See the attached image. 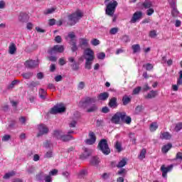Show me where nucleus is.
<instances>
[{
    "instance_id": "obj_25",
    "label": "nucleus",
    "mask_w": 182,
    "mask_h": 182,
    "mask_svg": "<svg viewBox=\"0 0 182 182\" xmlns=\"http://www.w3.org/2000/svg\"><path fill=\"white\" fill-rule=\"evenodd\" d=\"M62 131L55 130L53 132V137L57 139V140H62Z\"/></svg>"
},
{
    "instance_id": "obj_23",
    "label": "nucleus",
    "mask_w": 182,
    "mask_h": 182,
    "mask_svg": "<svg viewBox=\"0 0 182 182\" xmlns=\"http://www.w3.org/2000/svg\"><path fill=\"white\" fill-rule=\"evenodd\" d=\"M142 6L145 9H149L150 8H152L153 6V3L151 2V1L150 0H145L143 4H142Z\"/></svg>"
},
{
    "instance_id": "obj_64",
    "label": "nucleus",
    "mask_w": 182,
    "mask_h": 182,
    "mask_svg": "<svg viewBox=\"0 0 182 182\" xmlns=\"http://www.w3.org/2000/svg\"><path fill=\"white\" fill-rule=\"evenodd\" d=\"M77 124V122L75 120H73L69 124V126L70 127H76Z\"/></svg>"
},
{
    "instance_id": "obj_59",
    "label": "nucleus",
    "mask_w": 182,
    "mask_h": 182,
    "mask_svg": "<svg viewBox=\"0 0 182 182\" xmlns=\"http://www.w3.org/2000/svg\"><path fill=\"white\" fill-rule=\"evenodd\" d=\"M53 156V152L52 151H48L46 152V154H45V157L46 159H50V157H52Z\"/></svg>"
},
{
    "instance_id": "obj_55",
    "label": "nucleus",
    "mask_w": 182,
    "mask_h": 182,
    "mask_svg": "<svg viewBox=\"0 0 182 182\" xmlns=\"http://www.w3.org/2000/svg\"><path fill=\"white\" fill-rule=\"evenodd\" d=\"M54 41L56 42V43H62V37L60 36H55Z\"/></svg>"
},
{
    "instance_id": "obj_24",
    "label": "nucleus",
    "mask_w": 182,
    "mask_h": 182,
    "mask_svg": "<svg viewBox=\"0 0 182 182\" xmlns=\"http://www.w3.org/2000/svg\"><path fill=\"white\" fill-rule=\"evenodd\" d=\"M97 97H98V100H102V101L107 100V99H109V94L108 92H102V93H100Z\"/></svg>"
},
{
    "instance_id": "obj_43",
    "label": "nucleus",
    "mask_w": 182,
    "mask_h": 182,
    "mask_svg": "<svg viewBox=\"0 0 182 182\" xmlns=\"http://www.w3.org/2000/svg\"><path fill=\"white\" fill-rule=\"evenodd\" d=\"M91 44H92L93 46H97V45H100V41L97 38H93V39L91 41Z\"/></svg>"
},
{
    "instance_id": "obj_32",
    "label": "nucleus",
    "mask_w": 182,
    "mask_h": 182,
    "mask_svg": "<svg viewBox=\"0 0 182 182\" xmlns=\"http://www.w3.org/2000/svg\"><path fill=\"white\" fill-rule=\"evenodd\" d=\"M39 96L41 99H42L43 100H45V99H46V91H45V90L43 89H40Z\"/></svg>"
},
{
    "instance_id": "obj_11",
    "label": "nucleus",
    "mask_w": 182,
    "mask_h": 182,
    "mask_svg": "<svg viewBox=\"0 0 182 182\" xmlns=\"http://www.w3.org/2000/svg\"><path fill=\"white\" fill-rule=\"evenodd\" d=\"M173 164L168 166L166 167L164 165H162L161 167V171H162V176L166 178L167 177V173L173 170Z\"/></svg>"
},
{
    "instance_id": "obj_29",
    "label": "nucleus",
    "mask_w": 182,
    "mask_h": 182,
    "mask_svg": "<svg viewBox=\"0 0 182 182\" xmlns=\"http://www.w3.org/2000/svg\"><path fill=\"white\" fill-rule=\"evenodd\" d=\"M56 11V7H52L50 9H46V10L43 11V14L44 15H49L50 14H53Z\"/></svg>"
},
{
    "instance_id": "obj_4",
    "label": "nucleus",
    "mask_w": 182,
    "mask_h": 182,
    "mask_svg": "<svg viewBox=\"0 0 182 182\" xmlns=\"http://www.w3.org/2000/svg\"><path fill=\"white\" fill-rule=\"evenodd\" d=\"M98 149L105 154V156H109L110 154V148L107 144V139H101L98 144Z\"/></svg>"
},
{
    "instance_id": "obj_60",
    "label": "nucleus",
    "mask_w": 182,
    "mask_h": 182,
    "mask_svg": "<svg viewBox=\"0 0 182 182\" xmlns=\"http://www.w3.org/2000/svg\"><path fill=\"white\" fill-rule=\"evenodd\" d=\"M101 112L102 113H109L110 112V109L107 107H104L102 108Z\"/></svg>"
},
{
    "instance_id": "obj_27",
    "label": "nucleus",
    "mask_w": 182,
    "mask_h": 182,
    "mask_svg": "<svg viewBox=\"0 0 182 182\" xmlns=\"http://www.w3.org/2000/svg\"><path fill=\"white\" fill-rule=\"evenodd\" d=\"M100 163L99 158L94 156L90 159V164L92 166H97Z\"/></svg>"
},
{
    "instance_id": "obj_52",
    "label": "nucleus",
    "mask_w": 182,
    "mask_h": 182,
    "mask_svg": "<svg viewBox=\"0 0 182 182\" xmlns=\"http://www.w3.org/2000/svg\"><path fill=\"white\" fill-rule=\"evenodd\" d=\"M143 68H146V70H151L153 69V65L147 63L146 65H144Z\"/></svg>"
},
{
    "instance_id": "obj_53",
    "label": "nucleus",
    "mask_w": 182,
    "mask_h": 182,
    "mask_svg": "<svg viewBox=\"0 0 182 182\" xmlns=\"http://www.w3.org/2000/svg\"><path fill=\"white\" fill-rule=\"evenodd\" d=\"M175 160H179V161H182V152H178L176 154Z\"/></svg>"
},
{
    "instance_id": "obj_37",
    "label": "nucleus",
    "mask_w": 182,
    "mask_h": 182,
    "mask_svg": "<svg viewBox=\"0 0 182 182\" xmlns=\"http://www.w3.org/2000/svg\"><path fill=\"white\" fill-rule=\"evenodd\" d=\"M19 83V80H14L9 86L8 89H14L16 85Z\"/></svg>"
},
{
    "instance_id": "obj_19",
    "label": "nucleus",
    "mask_w": 182,
    "mask_h": 182,
    "mask_svg": "<svg viewBox=\"0 0 182 182\" xmlns=\"http://www.w3.org/2000/svg\"><path fill=\"white\" fill-rule=\"evenodd\" d=\"M8 52L10 55H15V53H16V45L11 43L9 46Z\"/></svg>"
},
{
    "instance_id": "obj_34",
    "label": "nucleus",
    "mask_w": 182,
    "mask_h": 182,
    "mask_svg": "<svg viewBox=\"0 0 182 182\" xmlns=\"http://www.w3.org/2000/svg\"><path fill=\"white\" fill-rule=\"evenodd\" d=\"M97 105H96L95 104H93L90 108H88L87 109V113H92L93 112H97Z\"/></svg>"
},
{
    "instance_id": "obj_62",
    "label": "nucleus",
    "mask_w": 182,
    "mask_h": 182,
    "mask_svg": "<svg viewBox=\"0 0 182 182\" xmlns=\"http://www.w3.org/2000/svg\"><path fill=\"white\" fill-rule=\"evenodd\" d=\"M45 182H52V176L50 175L46 176L44 178Z\"/></svg>"
},
{
    "instance_id": "obj_47",
    "label": "nucleus",
    "mask_w": 182,
    "mask_h": 182,
    "mask_svg": "<svg viewBox=\"0 0 182 182\" xmlns=\"http://www.w3.org/2000/svg\"><path fill=\"white\" fill-rule=\"evenodd\" d=\"M154 14V9L151 7L148 9V10L146 11V15H148V16H151V15Z\"/></svg>"
},
{
    "instance_id": "obj_51",
    "label": "nucleus",
    "mask_w": 182,
    "mask_h": 182,
    "mask_svg": "<svg viewBox=\"0 0 182 182\" xmlns=\"http://www.w3.org/2000/svg\"><path fill=\"white\" fill-rule=\"evenodd\" d=\"M171 14H172V16L176 18V16H178V14H180V12H178V10H177V9L175 8V9H173Z\"/></svg>"
},
{
    "instance_id": "obj_2",
    "label": "nucleus",
    "mask_w": 182,
    "mask_h": 182,
    "mask_svg": "<svg viewBox=\"0 0 182 182\" xmlns=\"http://www.w3.org/2000/svg\"><path fill=\"white\" fill-rule=\"evenodd\" d=\"M120 119L127 124H130V123H132V117L127 116L126 112H117L112 117L111 122L112 123H114V124H119V123H120Z\"/></svg>"
},
{
    "instance_id": "obj_46",
    "label": "nucleus",
    "mask_w": 182,
    "mask_h": 182,
    "mask_svg": "<svg viewBox=\"0 0 182 182\" xmlns=\"http://www.w3.org/2000/svg\"><path fill=\"white\" fill-rule=\"evenodd\" d=\"M97 59H100L101 60H103L105 58H106V54L105 53H100L97 54Z\"/></svg>"
},
{
    "instance_id": "obj_26",
    "label": "nucleus",
    "mask_w": 182,
    "mask_h": 182,
    "mask_svg": "<svg viewBox=\"0 0 182 182\" xmlns=\"http://www.w3.org/2000/svg\"><path fill=\"white\" fill-rule=\"evenodd\" d=\"M127 164V159L126 158L122 159L117 165V167L118 168H122V167H124Z\"/></svg>"
},
{
    "instance_id": "obj_54",
    "label": "nucleus",
    "mask_w": 182,
    "mask_h": 182,
    "mask_svg": "<svg viewBox=\"0 0 182 182\" xmlns=\"http://www.w3.org/2000/svg\"><path fill=\"white\" fill-rule=\"evenodd\" d=\"M149 36H150V38H156V36H157V32L154 30L151 31L149 32Z\"/></svg>"
},
{
    "instance_id": "obj_18",
    "label": "nucleus",
    "mask_w": 182,
    "mask_h": 182,
    "mask_svg": "<svg viewBox=\"0 0 182 182\" xmlns=\"http://www.w3.org/2000/svg\"><path fill=\"white\" fill-rule=\"evenodd\" d=\"M157 95H159L157 91L151 90L146 95H144V98L147 100L154 99V97H157Z\"/></svg>"
},
{
    "instance_id": "obj_12",
    "label": "nucleus",
    "mask_w": 182,
    "mask_h": 182,
    "mask_svg": "<svg viewBox=\"0 0 182 182\" xmlns=\"http://www.w3.org/2000/svg\"><path fill=\"white\" fill-rule=\"evenodd\" d=\"M141 16H143V13L141 11H136L130 21L131 23H136L139 19H141Z\"/></svg>"
},
{
    "instance_id": "obj_16",
    "label": "nucleus",
    "mask_w": 182,
    "mask_h": 182,
    "mask_svg": "<svg viewBox=\"0 0 182 182\" xmlns=\"http://www.w3.org/2000/svg\"><path fill=\"white\" fill-rule=\"evenodd\" d=\"M26 68H29L30 69H33V68H36L38 64H36V61L33 60H27L25 63Z\"/></svg>"
},
{
    "instance_id": "obj_7",
    "label": "nucleus",
    "mask_w": 182,
    "mask_h": 182,
    "mask_svg": "<svg viewBox=\"0 0 182 182\" xmlns=\"http://www.w3.org/2000/svg\"><path fill=\"white\" fill-rule=\"evenodd\" d=\"M65 52V47L60 45H55L53 48H50L48 51L49 55H56V53H63Z\"/></svg>"
},
{
    "instance_id": "obj_57",
    "label": "nucleus",
    "mask_w": 182,
    "mask_h": 182,
    "mask_svg": "<svg viewBox=\"0 0 182 182\" xmlns=\"http://www.w3.org/2000/svg\"><path fill=\"white\" fill-rule=\"evenodd\" d=\"M77 87L80 90L85 89V82L83 81L80 82Z\"/></svg>"
},
{
    "instance_id": "obj_30",
    "label": "nucleus",
    "mask_w": 182,
    "mask_h": 182,
    "mask_svg": "<svg viewBox=\"0 0 182 182\" xmlns=\"http://www.w3.org/2000/svg\"><path fill=\"white\" fill-rule=\"evenodd\" d=\"M171 147H173V145L171 144H168L166 145H164L162 147V153H168V150H170V149H171Z\"/></svg>"
},
{
    "instance_id": "obj_10",
    "label": "nucleus",
    "mask_w": 182,
    "mask_h": 182,
    "mask_svg": "<svg viewBox=\"0 0 182 182\" xmlns=\"http://www.w3.org/2000/svg\"><path fill=\"white\" fill-rule=\"evenodd\" d=\"M89 137L90 139H86L85 144H88L89 146H92V144H95L96 143V135L95 134V132H90L89 133Z\"/></svg>"
},
{
    "instance_id": "obj_28",
    "label": "nucleus",
    "mask_w": 182,
    "mask_h": 182,
    "mask_svg": "<svg viewBox=\"0 0 182 182\" xmlns=\"http://www.w3.org/2000/svg\"><path fill=\"white\" fill-rule=\"evenodd\" d=\"M132 102V98L129 97L127 95H124L122 98V103L124 106L129 105Z\"/></svg>"
},
{
    "instance_id": "obj_56",
    "label": "nucleus",
    "mask_w": 182,
    "mask_h": 182,
    "mask_svg": "<svg viewBox=\"0 0 182 182\" xmlns=\"http://www.w3.org/2000/svg\"><path fill=\"white\" fill-rule=\"evenodd\" d=\"M181 129H182V124L181 123L176 124V125L175 127L176 132H180V130H181Z\"/></svg>"
},
{
    "instance_id": "obj_9",
    "label": "nucleus",
    "mask_w": 182,
    "mask_h": 182,
    "mask_svg": "<svg viewBox=\"0 0 182 182\" xmlns=\"http://www.w3.org/2000/svg\"><path fill=\"white\" fill-rule=\"evenodd\" d=\"M38 133L37 134V137H41V136H43V134H48L49 133V128L46 127L44 124H41L38 125Z\"/></svg>"
},
{
    "instance_id": "obj_22",
    "label": "nucleus",
    "mask_w": 182,
    "mask_h": 182,
    "mask_svg": "<svg viewBox=\"0 0 182 182\" xmlns=\"http://www.w3.org/2000/svg\"><path fill=\"white\" fill-rule=\"evenodd\" d=\"M80 48H87L89 46V40L86 38H80Z\"/></svg>"
},
{
    "instance_id": "obj_41",
    "label": "nucleus",
    "mask_w": 182,
    "mask_h": 182,
    "mask_svg": "<svg viewBox=\"0 0 182 182\" xmlns=\"http://www.w3.org/2000/svg\"><path fill=\"white\" fill-rule=\"evenodd\" d=\"M117 174L119 176H122L123 177H124V176L127 174V171H126V169L124 168H121L120 171L117 172Z\"/></svg>"
},
{
    "instance_id": "obj_33",
    "label": "nucleus",
    "mask_w": 182,
    "mask_h": 182,
    "mask_svg": "<svg viewBox=\"0 0 182 182\" xmlns=\"http://www.w3.org/2000/svg\"><path fill=\"white\" fill-rule=\"evenodd\" d=\"M132 49L133 50V53H137V52H140V45L134 44L132 46Z\"/></svg>"
},
{
    "instance_id": "obj_44",
    "label": "nucleus",
    "mask_w": 182,
    "mask_h": 182,
    "mask_svg": "<svg viewBox=\"0 0 182 182\" xmlns=\"http://www.w3.org/2000/svg\"><path fill=\"white\" fill-rule=\"evenodd\" d=\"M28 85V87H36V86H39V82L38 81H32L31 82H30Z\"/></svg>"
},
{
    "instance_id": "obj_45",
    "label": "nucleus",
    "mask_w": 182,
    "mask_h": 182,
    "mask_svg": "<svg viewBox=\"0 0 182 182\" xmlns=\"http://www.w3.org/2000/svg\"><path fill=\"white\" fill-rule=\"evenodd\" d=\"M151 87L149 86L148 83H145L142 87L143 92H149V90H151Z\"/></svg>"
},
{
    "instance_id": "obj_20",
    "label": "nucleus",
    "mask_w": 182,
    "mask_h": 182,
    "mask_svg": "<svg viewBox=\"0 0 182 182\" xmlns=\"http://www.w3.org/2000/svg\"><path fill=\"white\" fill-rule=\"evenodd\" d=\"M159 139H161V140H170V139H171V135L167 132H161Z\"/></svg>"
},
{
    "instance_id": "obj_38",
    "label": "nucleus",
    "mask_w": 182,
    "mask_h": 182,
    "mask_svg": "<svg viewBox=\"0 0 182 182\" xmlns=\"http://www.w3.org/2000/svg\"><path fill=\"white\" fill-rule=\"evenodd\" d=\"M45 176L43 175V172H41L36 175V180L38 181H43Z\"/></svg>"
},
{
    "instance_id": "obj_15",
    "label": "nucleus",
    "mask_w": 182,
    "mask_h": 182,
    "mask_svg": "<svg viewBox=\"0 0 182 182\" xmlns=\"http://www.w3.org/2000/svg\"><path fill=\"white\" fill-rule=\"evenodd\" d=\"M73 133H75V132L71 130L68 132V134L63 135V136L61 137L62 141H69L70 140H72L73 139V136L70 134Z\"/></svg>"
},
{
    "instance_id": "obj_48",
    "label": "nucleus",
    "mask_w": 182,
    "mask_h": 182,
    "mask_svg": "<svg viewBox=\"0 0 182 182\" xmlns=\"http://www.w3.org/2000/svg\"><path fill=\"white\" fill-rule=\"evenodd\" d=\"M141 90V87H136V88L134 89L132 93L133 95H139Z\"/></svg>"
},
{
    "instance_id": "obj_49",
    "label": "nucleus",
    "mask_w": 182,
    "mask_h": 182,
    "mask_svg": "<svg viewBox=\"0 0 182 182\" xmlns=\"http://www.w3.org/2000/svg\"><path fill=\"white\" fill-rule=\"evenodd\" d=\"M103 123H105V121L103 119H97L96 121L97 127H100L101 126H103Z\"/></svg>"
},
{
    "instance_id": "obj_14",
    "label": "nucleus",
    "mask_w": 182,
    "mask_h": 182,
    "mask_svg": "<svg viewBox=\"0 0 182 182\" xmlns=\"http://www.w3.org/2000/svg\"><path fill=\"white\" fill-rule=\"evenodd\" d=\"M68 61L70 63H73V64L70 65L73 70H79V65L77 64V63H76V60H75V58L69 57L68 58Z\"/></svg>"
},
{
    "instance_id": "obj_6",
    "label": "nucleus",
    "mask_w": 182,
    "mask_h": 182,
    "mask_svg": "<svg viewBox=\"0 0 182 182\" xmlns=\"http://www.w3.org/2000/svg\"><path fill=\"white\" fill-rule=\"evenodd\" d=\"M118 3L117 1H113L107 4V8L105 9L106 14L109 16H113L114 15V11L116 8H117Z\"/></svg>"
},
{
    "instance_id": "obj_63",
    "label": "nucleus",
    "mask_w": 182,
    "mask_h": 182,
    "mask_svg": "<svg viewBox=\"0 0 182 182\" xmlns=\"http://www.w3.org/2000/svg\"><path fill=\"white\" fill-rule=\"evenodd\" d=\"M58 169H53L49 172V176H56L58 174Z\"/></svg>"
},
{
    "instance_id": "obj_3",
    "label": "nucleus",
    "mask_w": 182,
    "mask_h": 182,
    "mask_svg": "<svg viewBox=\"0 0 182 182\" xmlns=\"http://www.w3.org/2000/svg\"><path fill=\"white\" fill-rule=\"evenodd\" d=\"M82 16H83V14L80 10L76 11L75 13L68 16V25L70 26H73V25H76L79 20L81 19Z\"/></svg>"
},
{
    "instance_id": "obj_17",
    "label": "nucleus",
    "mask_w": 182,
    "mask_h": 182,
    "mask_svg": "<svg viewBox=\"0 0 182 182\" xmlns=\"http://www.w3.org/2000/svg\"><path fill=\"white\" fill-rule=\"evenodd\" d=\"M66 41H69L70 43L72 42H76V35L75 32H70L68 35L65 37Z\"/></svg>"
},
{
    "instance_id": "obj_21",
    "label": "nucleus",
    "mask_w": 182,
    "mask_h": 182,
    "mask_svg": "<svg viewBox=\"0 0 182 182\" xmlns=\"http://www.w3.org/2000/svg\"><path fill=\"white\" fill-rule=\"evenodd\" d=\"M109 107H112L113 109H116L117 107V98L116 97H112L109 100Z\"/></svg>"
},
{
    "instance_id": "obj_31",
    "label": "nucleus",
    "mask_w": 182,
    "mask_h": 182,
    "mask_svg": "<svg viewBox=\"0 0 182 182\" xmlns=\"http://www.w3.org/2000/svg\"><path fill=\"white\" fill-rule=\"evenodd\" d=\"M159 129V125L157 124V122H153L151 124L149 127L150 132H156Z\"/></svg>"
},
{
    "instance_id": "obj_13",
    "label": "nucleus",
    "mask_w": 182,
    "mask_h": 182,
    "mask_svg": "<svg viewBox=\"0 0 182 182\" xmlns=\"http://www.w3.org/2000/svg\"><path fill=\"white\" fill-rule=\"evenodd\" d=\"M82 149H83V153L81 156V159H87V157H90V156H92V154L93 153V150L86 147L82 148Z\"/></svg>"
},
{
    "instance_id": "obj_39",
    "label": "nucleus",
    "mask_w": 182,
    "mask_h": 182,
    "mask_svg": "<svg viewBox=\"0 0 182 182\" xmlns=\"http://www.w3.org/2000/svg\"><path fill=\"white\" fill-rule=\"evenodd\" d=\"M70 45L72 46V48H71L72 52H76V50H77V46H76V41H73L70 43Z\"/></svg>"
},
{
    "instance_id": "obj_42",
    "label": "nucleus",
    "mask_w": 182,
    "mask_h": 182,
    "mask_svg": "<svg viewBox=\"0 0 182 182\" xmlns=\"http://www.w3.org/2000/svg\"><path fill=\"white\" fill-rule=\"evenodd\" d=\"M119 32V28L117 27L112 28L109 30L110 35H116Z\"/></svg>"
},
{
    "instance_id": "obj_5",
    "label": "nucleus",
    "mask_w": 182,
    "mask_h": 182,
    "mask_svg": "<svg viewBox=\"0 0 182 182\" xmlns=\"http://www.w3.org/2000/svg\"><path fill=\"white\" fill-rule=\"evenodd\" d=\"M97 101V99L96 97H87L84 100H82L79 102L78 106L82 109H87V107H89L92 103H96Z\"/></svg>"
},
{
    "instance_id": "obj_61",
    "label": "nucleus",
    "mask_w": 182,
    "mask_h": 182,
    "mask_svg": "<svg viewBox=\"0 0 182 182\" xmlns=\"http://www.w3.org/2000/svg\"><path fill=\"white\" fill-rule=\"evenodd\" d=\"M33 28V24L32 23H27L26 29H28V31H32Z\"/></svg>"
},
{
    "instance_id": "obj_50",
    "label": "nucleus",
    "mask_w": 182,
    "mask_h": 182,
    "mask_svg": "<svg viewBox=\"0 0 182 182\" xmlns=\"http://www.w3.org/2000/svg\"><path fill=\"white\" fill-rule=\"evenodd\" d=\"M32 76H33V73H26L24 74L23 77L24 79H31V77H32Z\"/></svg>"
},
{
    "instance_id": "obj_35",
    "label": "nucleus",
    "mask_w": 182,
    "mask_h": 182,
    "mask_svg": "<svg viewBox=\"0 0 182 182\" xmlns=\"http://www.w3.org/2000/svg\"><path fill=\"white\" fill-rule=\"evenodd\" d=\"M14 176H15V171H11V172L6 173L4 176V178L5 180H8V178H11V177H14Z\"/></svg>"
},
{
    "instance_id": "obj_8",
    "label": "nucleus",
    "mask_w": 182,
    "mask_h": 182,
    "mask_svg": "<svg viewBox=\"0 0 182 182\" xmlns=\"http://www.w3.org/2000/svg\"><path fill=\"white\" fill-rule=\"evenodd\" d=\"M66 111V108L63 106V104H59L54 106L50 111L51 114H58V113H64Z\"/></svg>"
},
{
    "instance_id": "obj_36",
    "label": "nucleus",
    "mask_w": 182,
    "mask_h": 182,
    "mask_svg": "<svg viewBox=\"0 0 182 182\" xmlns=\"http://www.w3.org/2000/svg\"><path fill=\"white\" fill-rule=\"evenodd\" d=\"M146 153H147V151L146 150V149H143L139 156V159H140V160H143V159L146 157Z\"/></svg>"
},
{
    "instance_id": "obj_40",
    "label": "nucleus",
    "mask_w": 182,
    "mask_h": 182,
    "mask_svg": "<svg viewBox=\"0 0 182 182\" xmlns=\"http://www.w3.org/2000/svg\"><path fill=\"white\" fill-rule=\"evenodd\" d=\"M114 147L116 150H117L118 153H120V151H122V144H120V142L117 141L114 145Z\"/></svg>"
},
{
    "instance_id": "obj_1",
    "label": "nucleus",
    "mask_w": 182,
    "mask_h": 182,
    "mask_svg": "<svg viewBox=\"0 0 182 182\" xmlns=\"http://www.w3.org/2000/svg\"><path fill=\"white\" fill-rule=\"evenodd\" d=\"M83 58L85 59V69L90 70L93 61L95 60V52L90 48H87L84 50Z\"/></svg>"
},
{
    "instance_id": "obj_58",
    "label": "nucleus",
    "mask_w": 182,
    "mask_h": 182,
    "mask_svg": "<svg viewBox=\"0 0 182 182\" xmlns=\"http://www.w3.org/2000/svg\"><path fill=\"white\" fill-rule=\"evenodd\" d=\"M48 87L50 90H53V92H55V90H56V87L53 83H49Z\"/></svg>"
}]
</instances>
